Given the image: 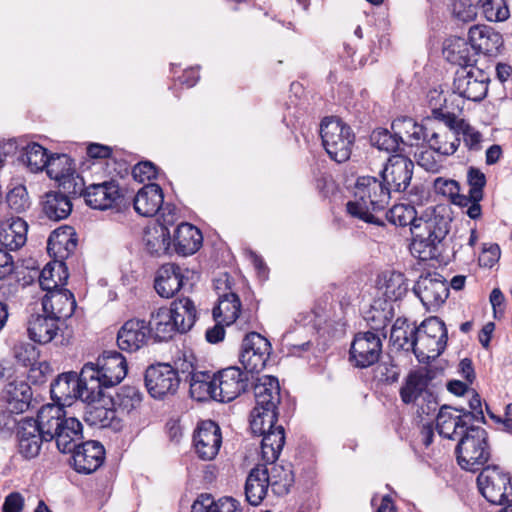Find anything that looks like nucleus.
I'll list each match as a JSON object with an SVG mask.
<instances>
[{"label": "nucleus", "mask_w": 512, "mask_h": 512, "mask_svg": "<svg viewBox=\"0 0 512 512\" xmlns=\"http://www.w3.org/2000/svg\"><path fill=\"white\" fill-rule=\"evenodd\" d=\"M185 276L180 266L163 265L155 278V290L163 298H171L184 286Z\"/></svg>", "instance_id": "nucleus-29"}, {"label": "nucleus", "mask_w": 512, "mask_h": 512, "mask_svg": "<svg viewBox=\"0 0 512 512\" xmlns=\"http://www.w3.org/2000/svg\"><path fill=\"white\" fill-rule=\"evenodd\" d=\"M371 144L379 150L388 153H394L400 150V139L394 133L386 128L375 129L370 136Z\"/></svg>", "instance_id": "nucleus-55"}, {"label": "nucleus", "mask_w": 512, "mask_h": 512, "mask_svg": "<svg viewBox=\"0 0 512 512\" xmlns=\"http://www.w3.org/2000/svg\"><path fill=\"white\" fill-rule=\"evenodd\" d=\"M379 284L385 296L384 300L390 303L402 299L408 291V284L404 274L396 271L383 273Z\"/></svg>", "instance_id": "nucleus-46"}, {"label": "nucleus", "mask_w": 512, "mask_h": 512, "mask_svg": "<svg viewBox=\"0 0 512 512\" xmlns=\"http://www.w3.org/2000/svg\"><path fill=\"white\" fill-rule=\"evenodd\" d=\"M470 410H466L464 408H459V412H462V416H464L470 424H473L475 421L485 422L484 413L482 410V403L479 394L473 391V395L469 400Z\"/></svg>", "instance_id": "nucleus-64"}, {"label": "nucleus", "mask_w": 512, "mask_h": 512, "mask_svg": "<svg viewBox=\"0 0 512 512\" xmlns=\"http://www.w3.org/2000/svg\"><path fill=\"white\" fill-rule=\"evenodd\" d=\"M8 206L15 212L19 213L29 207V197L25 186L17 185L6 195Z\"/></svg>", "instance_id": "nucleus-62"}, {"label": "nucleus", "mask_w": 512, "mask_h": 512, "mask_svg": "<svg viewBox=\"0 0 512 512\" xmlns=\"http://www.w3.org/2000/svg\"><path fill=\"white\" fill-rule=\"evenodd\" d=\"M461 138L457 137L454 128L440 127L436 130L427 132V138L424 143L437 152V154L447 157L453 155L459 148Z\"/></svg>", "instance_id": "nucleus-36"}, {"label": "nucleus", "mask_w": 512, "mask_h": 512, "mask_svg": "<svg viewBox=\"0 0 512 512\" xmlns=\"http://www.w3.org/2000/svg\"><path fill=\"white\" fill-rule=\"evenodd\" d=\"M120 197V188L115 181L91 184L86 187L84 195L86 204L99 210L112 208Z\"/></svg>", "instance_id": "nucleus-25"}, {"label": "nucleus", "mask_w": 512, "mask_h": 512, "mask_svg": "<svg viewBox=\"0 0 512 512\" xmlns=\"http://www.w3.org/2000/svg\"><path fill=\"white\" fill-rule=\"evenodd\" d=\"M429 378L422 371L411 372L405 385L400 389V396L405 404L415 402L418 397L426 390Z\"/></svg>", "instance_id": "nucleus-50"}, {"label": "nucleus", "mask_w": 512, "mask_h": 512, "mask_svg": "<svg viewBox=\"0 0 512 512\" xmlns=\"http://www.w3.org/2000/svg\"><path fill=\"white\" fill-rule=\"evenodd\" d=\"M191 512H241V509L233 498L224 497L215 502L211 495L201 494L194 501Z\"/></svg>", "instance_id": "nucleus-47"}, {"label": "nucleus", "mask_w": 512, "mask_h": 512, "mask_svg": "<svg viewBox=\"0 0 512 512\" xmlns=\"http://www.w3.org/2000/svg\"><path fill=\"white\" fill-rule=\"evenodd\" d=\"M215 382L216 400L230 402L247 390L250 380L247 373L231 366L215 373Z\"/></svg>", "instance_id": "nucleus-19"}, {"label": "nucleus", "mask_w": 512, "mask_h": 512, "mask_svg": "<svg viewBox=\"0 0 512 512\" xmlns=\"http://www.w3.org/2000/svg\"><path fill=\"white\" fill-rule=\"evenodd\" d=\"M391 197L390 188L373 176L358 177L353 200L346 204L349 215L366 223L381 225L373 213L384 210Z\"/></svg>", "instance_id": "nucleus-3"}, {"label": "nucleus", "mask_w": 512, "mask_h": 512, "mask_svg": "<svg viewBox=\"0 0 512 512\" xmlns=\"http://www.w3.org/2000/svg\"><path fill=\"white\" fill-rule=\"evenodd\" d=\"M203 236L200 230L192 224L182 222L174 231L173 244L179 255H192L202 245Z\"/></svg>", "instance_id": "nucleus-33"}, {"label": "nucleus", "mask_w": 512, "mask_h": 512, "mask_svg": "<svg viewBox=\"0 0 512 512\" xmlns=\"http://www.w3.org/2000/svg\"><path fill=\"white\" fill-rule=\"evenodd\" d=\"M467 182L470 187L468 195L476 200H482L483 189L486 185L485 174L476 167H470L467 171Z\"/></svg>", "instance_id": "nucleus-60"}, {"label": "nucleus", "mask_w": 512, "mask_h": 512, "mask_svg": "<svg viewBox=\"0 0 512 512\" xmlns=\"http://www.w3.org/2000/svg\"><path fill=\"white\" fill-rule=\"evenodd\" d=\"M413 292L428 311H436L448 298L449 288L440 275L421 276Z\"/></svg>", "instance_id": "nucleus-18"}, {"label": "nucleus", "mask_w": 512, "mask_h": 512, "mask_svg": "<svg viewBox=\"0 0 512 512\" xmlns=\"http://www.w3.org/2000/svg\"><path fill=\"white\" fill-rule=\"evenodd\" d=\"M415 157L418 165L428 172L436 173L442 166L441 163L443 156L437 154V152L431 149L429 146L418 154H415Z\"/></svg>", "instance_id": "nucleus-61"}, {"label": "nucleus", "mask_w": 512, "mask_h": 512, "mask_svg": "<svg viewBox=\"0 0 512 512\" xmlns=\"http://www.w3.org/2000/svg\"><path fill=\"white\" fill-rule=\"evenodd\" d=\"M46 430L38 416L23 418L16 433L19 453L27 459L38 456L43 443L50 442L46 437Z\"/></svg>", "instance_id": "nucleus-15"}, {"label": "nucleus", "mask_w": 512, "mask_h": 512, "mask_svg": "<svg viewBox=\"0 0 512 512\" xmlns=\"http://www.w3.org/2000/svg\"><path fill=\"white\" fill-rule=\"evenodd\" d=\"M164 201L162 188L155 183L144 185L135 195V211L143 217H152L162 208Z\"/></svg>", "instance_id": "nucleus-28"}, {"label": "nucleus", "mask_w": 512, "mask_h": 512, "mask_svg": "<svg viewBox=\"0 0 512 512\" xmlns=\"http://www.w3.org/2000/svg\"><path fill=\"white\" fill-rule=\"evenodd\" d=\"M477 7L478 4L473 5L470 0H452V15L461 22H472L477 17Z\"/></svg>", "instance_id": "nucleus-59"}, {"label": "nucleus", "mask_w": 512, "mask_h": 512, "mask_svg": "<svg viewBox=\"0 0 512 512\" xmlns=\"http://www.w3.org/2000/svg\"><path fill=\"white\" fill-rule=\"evenodd\" d=\"M462 110L463 107L459 104L456 105V108H450L446 100L443 107L433 109V117L442 121L449 128H454L457 137H462L464 146L469 151H479L482 148L483 136L464 119H458Z\"/></svg>", "instance_id": "nucleus-12"}, {"label": "nucleus", "mask_w": 512, "mask_h": 512, "mask_svg": "<svg viewBox=\"0 0 512 512\" xmlns=\"http://www.w3.org/2000/svg\"><path fill=\"white\" fill-rule=\"evenodd\" d=\"M189 382V391L193 399L197 401H206L208 399L216 400L215 374L208 371H198L187 381Z\"/></svg>", "instance_id": "nucleus-41"}, {"label": "nucleus", "mask_w": 512, "mask_h": 512, "mask_svg": "<svg viewBox=\"0 0 512 512\" xmlns=\"http://www.w3.org/2000/svg\"><path fill=\"white\" fill-rule=\"evenodd\" d=\"M49 157L47 149L43 146L30 143L24 148L21 161L32 173H38L46 169Z\"/></svg>", "instance_id": "nucleus-53"}, {"label": "nucleus", "mask_w": 512, "mask_h": 512, "mask_svg": "<svg viewBox=\"0 0 512 512\" xmlns=\"http://www.w3.org/2000/svg\"><path fill=\"white\" fill-rule=\"evenodd\" d=\"M145 247L151 255H161L168 251L171 236L166 226L153 227L145 231Z\"/></svg>", "instance_id": "nucleus-49"}, {"label": "nucleus", "mask_w": 512, "mask_h": 512, "mask_svg": "<svg viewBox=\"0 0 512 512\" xmlns=\"http://www.w3.org/2000/svg\"><path fill=\"white\" fill-rule=\"evenodd\" d=\"M73 453V464L77 472L90 474L96 471L104 462L105 449L103 445L94 440L81 442Z\"/></svg>", "instance_id": "nucleus-22"}, {"label": "nucleus", "mask_w": 512, "mask_h": 512, "mask_svg": "<svg viewBox=\"0 0 512 512\" xmlns=\"http://www.w3.org/2000/svg\"><path fill=\"white\" fill-rule=\"evenodd\" d=\"M449 221L435 215L426 219L421 230L412 232L411 254L420 261L437 259L441 255L440 244L449 232Z\"/></svg>", "instance_id": "nucleus-6"}, {"label": "nucleus", "mask_w": 512, "mask_h": 512, "mask_svg": "<svg viewBox=\"0 0 512 512\" xmlns=\"http://www.w3.org/2000/svg\"><path fill=\"white\" fill-rule=\"evenodd\" d=\"M172 322L174 321L171 317V311H168L167 307H160L151 313V318L147 324L151 327V336L154 337L155 341L162 342L172 338L176 332Z\"/></svg>", "instance_id": "nucleus-43"}, {"label": "nucleus", "mask_w": 512, "mask_h": 512, "mask_svg": "<svg viewBox=\"0 0 512 512\" xmlns=\"http://www.w3.org/2000/svg\"><path fill=\"white\" fill-rule=\"evenodd\" d=\"M149 325L143 319L127 320L117 333L118 347L127 352H136L147 345L151 336Z\"/></svg>", "instance_id": "nucleus-21"}, {"label": "nucleus", "mask_w": 512, "mask_h": 512, "mask_svg": "<svg viewBox=\"0 0 512 512\" xmlns=\"http://www.w3.org/2000/svg\"><path fill=\"white\" fill-rule=\"evenodd\" d=\"M477 485L483 497L492 504L503 506L502 512H512V481L497 465L480 469Z\"/></svg>", "instance_id": "nucleus-8"}, {"label": "nucleus", "mask_w": 512, "mask_h": 512, "mask_svg": "<svg viewBox=\"0 0 512 512\" xmlns=\"http://www.w3.org/2000/svg\"><path fill=\"white\" fill-rule=\"evenodd\" d=\"M69 277L68 268L63 261L48 263L41 270L39 275L40 287L47 293L62 289Z\"/></svg>", "instance_id": "nucleus-39"}, {"label": "nucleus", "mask_w": 512, "mask_h": 512, "mask_svg": "<svg viewBox=\"0 0 512 512\" xmlns=\"http://www.w3.org/2000/svg\"><path fill=\"white\" fill-rule=\"evenodd\" d=\"M167 309L171 311L176 332L186 333L194 326L197 310L191 299L187 297L175 299Z\"/></svg>", "instance_id": "nucleus-35"}, {"label": "nucleus", "mask_w": 512, "mask_h": 512, "mask_svg": "<svg viewBox=\"0 0 512 512\" xmlns=\"http://www.w3.org/2000/svg\"><path fill=\"white\" fill-rule=\"evenodd\" d=\"M478 6L482 8L485 18L491 22L505 21L510 15L504 0H478Z\"/></svg>", "instance_id": "nucleus-56"}, {"label": "nucleus", "mask_w": 512, "mask_h": 512, "mask_svg": "<svg viewBox=\"0 0 512 512\" xmlns=\"http://www.w3.org/2000/svg\"><path fill=\"white\" fill-rule=\"evenodd\" d=\"M322 144L329 157L337 163L350 158L355 135L350 126L337 117H326L320 124Z\"/></svg>", "instance_id": "nucleus-7"}, {"label": "nucleus", "mask_w": 512, "mask_h": 512, "mask_svg": "<svg viewBox=\"0 0 512 512\" xmlns=\"http://www.w3.org/2000/svg\"><path fill=\"white\" fill-rule=\"evenodd\" d=\"M193 443L200 459H214L222 444L220 427L211 420L201 422L194 433Z\"/></svg>", "instance_id": "nucleus-20"}, {"label": "nucleus", "mask_w": 512, "mask_h": 512, "mask_svg": "<svg viewBox=\"0 0 512 512\" xmlns=\"http://www.w3.org/2000/svg\"><path fill=\"white\" fill-rule=\"evenodd\" d=\"M391 129L400 139L401 145L420 146L427 138L428 128L409 117L395 119Z\"/></svg>", "instance_id": "nucleus-30"}, {"label": "nucleus", "mask_w": 512, "mask_h": 512, "mask_svg": "<svg viewBox=\"0 0 512 512\" xmlns=\"http://www.w3.org/2000/svg\"><path fill=\"white\" fill-rule=\"evenodd\" d=\"M271 465V468H268L269 486L273 493L278 496L288 494L294 483L292 470L289 467L274 464V462Z\"/></svg>", "instance_id": "nucleus-51"}, {"label": "nucleus", "mask_w": 512, "mask_h": 512, "mask_svg": "<svg viewBox=\"0 0 512 512\" xmlns=\"http://www.w3.org/2000/svg\"><path fill=\"white\" fill-rule=\"evenodd\" d=\"M455 452L461 468L471 472L484 468L491 457L487 431L482 427L470 425V429L459 439Z\"/></svg>", "instance_id": "nucleus-5"}, {"label": "nucleus", "mask_w": 512, "mask_h": 512, "mask_svg": "<svg viewBox=\"0 0 512 512\" xmlns=\"http://www.w3.org/2000/svg\"><path fill=\"white\" fill-rule=\"evenodd\" d=\"M459 408L442 406L437 414L436 428L438 433L448 439L461 438L470 429L469 421L462 416Z\"/></svg>", "instance_id": "nucleus-24"}, {"label": "nucleus", "mask_w": 512, "mask_h": 512, "mask_svg": "<svg viewBox=\"0 0 512 512\" xmlns=\"http://www.w3.org/2000/svg\"><path fill=\"white\" fill-rule=\"evenodd\" d=\"M143 394L135 386H123L113 398V403L122 413L130 414L142 403Z\"/></svg>", "instance_id": "nucleus-52"}, {"label": "nucleus", "mask_w": 512, "mask_h": 512, "mask_svg": "<svg viewBox=\"0 0 512 512\" xmlns=\"http://www.w3.org/2000/svg\"><path fill=\"white\" fill-rule=\"evenodd\" d=\"M45 170L49 178L54 179L59 184L64 178L74 172L75 164L67 154H55L50 155Z\"/></svg>", "instance_id": "nucleus-54"}, {"label": "nucleus", "mask_w": 512, "mask_h": 512, "mask_svg": "<svg viewBox=\"0 0 512 512\" xmlns=\"http://www.w3.org/2000/svg\"><path fill=\"white\" fill-rule=\"evenodd\" d=\"M27 229V223L19 217L0 221V244L8 250H18L26 243Z\"/></svg>", "instance_id": "nucleus-31"}, {"label": "nucleus", "mask_w": 512, "mask_h": 512, "mask_svg": "<svg viewBox=\"0 0 512 512\" xmlns=\"http://www.w3.org/2000/svg\"><path fill=\"white\" fill-rule=\"evenodd\" d=\"M38 417L47 429L46 437L50 442L55 441L61 453H71L83 441L82 423L63 407L43 405L38 411Z\"/></svg>", "instance_id": "nucleus-2"}, {"label": "nucleus", "mask_w": 512, "mask_h": 512, "mask_svg": "<svg viewBox=\"0 0 512 512\" xmlns=\"http://www.w3.org/2000/svg\"><path fill=\"white\" fill-rule=\"evenodd\" d=\"M489 82V75L477 67L459 69L453 82V94L448 99L444 98V104L447 100L450 108H456L457 104L463 107V100L460 98L482 101L488 93Z\"/></svg>", "instance_id": "nucleus-9"}, {"label": "nucleus", "mask_w": 512, "mask_h": 512, "mask_svg": "<svg viewBox=\"0 0 512 512\" xmlns=\"http://www.w3.org/2000/svg\"><path fill=\"white\" fill-rule=\"evenodd\" d=\"M271 345L269 341L257 332L248 333L241 345L240 362L245 373L261 372L269 359Z\"/></svg>", "instance_id": "nucleus-14"}, {"label": "nucleus", "mask_w": 512, "mask_h": 512, "mask_svg": "<svg viewBox=\"0 0 512 512\" xmlns=\"http://www.w3.org/2000/svg\"><path fill=\"white\" fill-rule=\"evenodd\" d=\"M416 341L417 344L413 347L412 352L421 363L435 360L444 352L447 345V342L428 337L427 335L417 334Z\"/></svg>", "instance_id": "nucleus-48"}, {"label": "nucleus", "mask_w": 512, "mask_h": 512, "mask_svg": "<svg viewBox=\"0 0 512 512\" xmlns=\"http://www.w3.org/2000/svg\"><path fill=\"white\" fill-rule=\"evenodd\" d=\"M59 187L63 190L62 193L65 195L72 196H83L85 195V183L83 178L76 174V172H72L68 175V177L64 178L60 183Z\"/></svg>", "instance_id": "nucleus-63"}, {"label": "nucleus", "mask_w": 512, "mask_h": 512, "mask_svg": "<svg viewBox=\"0 0 512 512\" xmlns=\"http://www.w3.org/2000/svg\"><path fill=\"white\" fill-rule=\"evenodd\" d=\"M241 302L234 292L225 293L219 296L218 305L213 308V318L218 323H225L229 326L239 317Z\"/></svg>", "instance_id": "nucleus-42"}, {"label": "nucleus", "mask_w": 512, "mask_h": 512, "mask_svg": "<svg viewBox=\"0 0 512 512\" xmlns=\"http://www.w3.org/2000/svg\"><path fill=\"white\" fill-rule=\"evenodd\" d=\"M418 335H427L441 341L447 342L448 332L445 323L438 317H430L423 321L420 328H417Z\"/></svg>", "instance_id": "nucleus-58"}, {"label": "nucleus", "mask_w": 512, "mask_h": 512, "mask_svg": "<svg viewBox=\"0 0 512 512\" xmlns=\"http://www.w3.org/2000/svg\"><path fill=\"white\" fill-rule=\"evenodd\" d=\"M42 205L44 214L53 221L67 218L72 211L69 197L62 192L46 193Z\"/></svg>", "instance_id": "nucleus-45"}, {"label": "nucleus", "mask_w": 512, "mask_h": 512, "mask_svg": "<svg viewBox=\"0 0 512 512\" xmlns=\"http://www.w3.org/2000/svg\"><path fill=\"white\" fill-rule=\"evenodd\" d=\"M386 216L388 221L396 226H410L411 233L416 230H421L422 226L426 224V219L417 217V212L414 206L409 204L394 205L387 212Z\"/></svg>", "instance_id": "nucleus-44"}, {"label": "nucleus", "mask_w": 512, "mask_h": 512, "mask_svg": "<svg viewBox=\"0 0 512 512\" xmlns=\"http://www.w3.org/2000/svg\"><path fill=\"white\" fill-rule=\"evenodd\" d=\"M255 406L250 414V427L254 434L262 435L261 454L267 464L275 462L285 444L283 426H276L278 406L281 402L278 379L264 375L254 385Z\"/></svg>", "instance_id": "nucleus-1"}, {"label": "nucleus", "mask_w": 512, "mask_h": 512, "mask_svg": "<svg viewBox=\"0 0 512 512\" xmlns=\"http://www.w3.org/2000/svg\"><path fill=\"white\" fill-rule=\"evenodd\" d=\"M417 328L406 318H397L392 325L390 342L397 350L412 351L417 344Z\"/></svg>", "instance_id": "nucleus-40"}, {"label": "nucleus", "mask_w": 512, "mask_h": 512, "mask_svg": "<svg viewBox=\"0 0 512 512\" xmlns=\"http://www.w3.org/2000/svg\"><path fill=\"white\" fill-rule=\"evenodd\" d=\"M382 353V339L372 331L357 333L350 348V361L354 366L367 368L375 364Z\"/></svg>", "instance_id": "nucleus-16"}, {"label": "nucleus", "mask_w": 512, "mask_h": 512, "mask_svg": "<svg viewBox=\"0 0 512 512\" xmlns=\"http://www.w3.org/2000/svg\"><path fill=\"white\" fill-rule=\"evenodd\" d=\"M50 393L53 403L47 405H57L64 409L78 398L88 403L96 402V399L91 397L90 390L83 384L82 370L79 374L70 371L59 375L51 383Z\"/></svg>", "instance_id": "nucleus-10"}, {"label": "nucleus", "mask_w": 512, "mask_h": 512, "mask_svg": "<svg viewBox=\"0 0 512 512\" xmlns=\"http://www.w3.org/2000/svg\"><path fill=\"white\" fill-rule=\"evenodd\" d=\"M8 408L0 412V433L4 436L11 435L20 427V422L24 417H18L29 408L31 400V388L25 382L18 384L10 383L7 388Z\"/></svg>", "instance_id": "nucleus-11"}, {"label": "nucleus", "mask_w": 512, "mask_h": 512, "mask_svg": "<svg viewBox=\"0 0 512 512\" xmlns=\"http://www.w3.org/2000/svg\"><path fill=\"white\" fill-rule=\"evenodd\" d=\"M13 353L16 361L25 366L33 368L38 363L39 350L29 342H19L15 344Z\"/></svg>", "instance_id": "nucleus-57"}, {"label": "nucleus", "mask_w": 512, "mask_h": 512, "mask_svg": "<svg viewBox=\"0 0 512 512\" xmlns=\"http://www.w3.org/2000/svg\"><path fill=\"white\" fill-rule=\"evenodd\" d=\"M144 381L151 397L163 399L176 393L182 378L171 365L160 363L147 368Z\"/></svg>", "instance_id": "nucleus-13"}, {"label": "nucleus", "mask_w": 512, "mask_h": 512, "mask_svg": "<svg viewBox=\"0 0 512 512\" xmlns=\"http://www.w3.org/2000/svg\"><path fill=\"white\" fill-rule=\"evenodd\" d=\"M393 317V304L382 299L375 300L370 306V309L366 311L364 315V319L370 330L376 334L381 332V336L383 338H386L387 334L384 330Z\"/></svg>", "instance_id": "nucleus-37"}, {"label": "nucleus", "mask_w": 512, "mask_h": 512, "mask_svg": "<svg viewBox=\"0 0 512 512\" xmlns=\"http://www.w3.org/2000/svg\"><path fill=\"white\" fill-rule=\"evenodd\" d=\"M59 321L48 313L33 314L27 322L29 338L38 344H48L54 340L60 330Z\"/></svg>", "instance_id": "nucleus-27"}, {"label": "nucleus", "mask_w": 512, "mask_h": 512, "mask_svg": "<svg viewBox=\"0 0 512 512\" xmlns=\"http://www.w3.org/2000/svg\"><path fill=\"white\" fill-rule=\"evenodd\" d=\"M42 309L44 313H48L59 322H64L73 315L76 301L70 290L62 288L49 292L43 297Z\"/></svg>", "instance_id": "nucleus-23"}, {"label": "nucleus", "mask_w": 512, "mask_h": 512, "mask_svg": "<svg viewBox=\"0 0 512 512\" xmlns=\"http://www.w3.org/2000/svg\"><path fill=\"white\" fill-rule=\"evenodd\" d=\"M125 357L117 351H105L97 363L88 362L82 367V380L96 401L103 396V389L119 384L127 375Z\"/></svg>", "instance_id": "nucleus-4"}, {"label": "nucleus", "mask_w": 512, "mask_h": 512, "mask_svg": "<svg viewBox=\"0 0 512 512\" xmlns=\"http://www.w3.org/2000/svg\"><path fill=\"white\" fill-rule=\"evenodd\" d=\"M468 39L477 54L493 55L503 45L502 35L486 25L472 26L469 29Z\"/></svg>", "instance_id": "nucleus-26"}, {"label": "nucleus", "mask_w": 512, "mask_h": 512, "mask_svg": "<svg viewBox=\"0 0 512 512\" xmlns=\"http://www.w3.org/2000/svg\"><path fill=\"white\" fill-rule=\"evenodd\" d=\"M443 54L450 63L460 66L461 69H467L474 67L477 53L473 50L470 42L458 37L449 41L443 49Z\"/></svg>", "instance_id": "nucleus-38"}, {"label": "nucleus", "mask_w": 512, "mask_h": 512, "mask_svg": "<svg viewBox=\"0 0 512 512\" xmlns=\"http://www.w3.org/2000/svg\"><path fill=\"white\" fill-rule=\"evenodd\" d=\"M269 486V471L266 465L254 467L245 483L246 500L252 506L259 505L266 496Z\"/></svg>", "instance_id": "nucleus-34"}, {"label": "nucleus", "mask_w": 512, "mask_h": 512, "mask_svg": "<svg viewBox=\"0 0 512 512\" xmlns=\"http://www.w3.org/2000/svg\"><path fill=\"white\" fill-rule=\"evenodd\" d=\"M414 163L402 154L391 155L384 166L381 177L383 183L390 188V193L405 192L410 186Z\"/></svg>", "instance_id": "nucleus-17"}, {"label": "nucleus", "mask_w": 512, "mask_h": 512, "mask_svg": "<svg viewBox=\"0 0 512 512\" xmlns=\"http://www.w3.org/2000/svg\"><path fill=\"white\" fill-rule=\"evenodd\" d=\"M72 227L65 226L54 230L47 241V250L57 260L67 259L76 249L77 239Z\"/></svg>", "instance_id": "nucleus-32"}]
</instances>
